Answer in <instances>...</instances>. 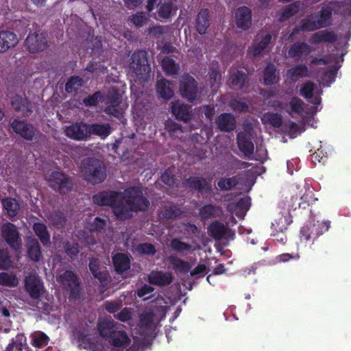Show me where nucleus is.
<instances>
[{
	"label": "nucleus",
	"instance_id": "obj_1",
	"mask_svg": "<svg viewBox=\"0 0 351 351\" xmlns=\"http://www.w3.org/2000/svg\"><path fill=\"white\" fill-rule=\"evenodd\" d=\"M149 206V202L143 195L139 186H130L125 189L121 195V204L116 212L121 221L130 219L133 217V212L145 211Z\"/></svg>",
	"mask_w": 351,
	"mask_h": 351
},
{
	"label": "nucleus",
	"instance_id": "obj_2",
	"mask_svg": "<svg viewBox=\"0 0 351 351\" xmlns=\"http://www.w3.org/2000/svg\"><path fill=\"white\" fill-rule=\"evenodd\" d=\"M81 173L88 183L95 185L106 178V167L104 162L95 158H86L82 161Z\"/></svg>",
	"mask_w": 351,
	"mask_h": 351
},
{
	"label": "nucleus",
	"instance_id": "obj_3",
	"mask_svg": "<svg viewBox=\"0 0 351 351\" xmlns=\"http://www.w3.org/2000/svg\"><path fill=\"white\" fill-rule=\"evenodd\" d=\"M330 228V221L309 222L304 224L300 229V238L302 242L311 241L314 244L317 239Z\"/></svg>",
	"mask_w": 351,
	"mask_h": 351
},
{
	"label": "nucleus",
	"instance_id": "obj_4",
	"mask_svg": "<svg viewBox=\"0 0 351 351\" xmlns=\"http://www.w3.org/2000/svg\"><path fill=\"white\" fill-rule=\"evenodd\" d=\"M180 93L183 98L194 104L201 99L202 88L192 76L184 74L180 80Z\"/></svg>",
	"mask_w": 351,
	"mask_h": 351
},
{
	"label": "nucleus",
	"instance_id": "obj_5",
	"mask_svg": "<svg viewBox=\"0 0 351 351\" xmlns=\"http://www.w3.org/2000/svg\"><path fill=\"white\" fill-rule=\"evenodd\" d=\"M121 195V192L111 190L102 191L93 196V202L94 204L100 206H110L116 219L120 220V217L118 216L116 209L117 207H120Z\"/></svg>",
	"mask_w": 351,
	"mask_h": 351
},
{
	"label": "nucleus",
	"instance_id": "obj_6",
	"mask_svg": "<svg viewBox=\"0 0 351 351\" xmlns=\"http://www.w3.org/2000/svg\"><path fill=\"white\" fill-rule=\"evenodd\" d=\"M129 70L136 77L143 78L147 75L151 68L148 63L147 52L144 50L134 51L131 56Z\"/></svg>",
	"mask_w": 351,
	"mask_h": 351
},
{
	"label": "nucleus",
	"instance_id": "obj_7",
	"mask_svg": "<svg viewBox=\"0 0 351 351\" xmlns=\"http://www.w3.org/2000/svg\"><path fill=\"white\" fill-rule=\"evenodd\" d=\"M122 95L119 90L112 88L109 90L105 97V104L104 112L112 115L117 119H121L124 113V110L121 107Z\"/></svg>",
	"mask_w": 351,
	"mask_h": 351
},
{
	"label": "nucleus",
	"instance_id": "obj_8",
	"mask_svg": "<svg viewBox=\"0 0 351 351\" xmlns=\"http://www.w3.org/2000/svg\"><path fill=\"white\" fill-rule=\"evenodd\" d=\"M49 186L60 194L66 195L73 189L71 178L66 174L60 171H53L48 180Z\"/></svg>",
	"mask_w": 351,
	"mask_h": 351
},
{
	"label": "nucleus",
	"instance_id": "obj_9",
	"mask_svg": "<svg viewBox=\"0 0 351 351\" xmlns=\"http://www.w3.org/2000/svg\"><path fill=\"white\" fill-rule=\"evenodd\" d=\"M27 49L32 53L43 51L48 47V34L40 30L29 34L25 41Z\"/></svg>",
	"mask_w": 351,
	"mask_h": 351
},
{
	"label": "nucleus",
	"instance_id": "obj_10",
	"mask_svg": "<svg viewBox=\"0 0 351 351\" xmlns=\"http://www.w3.org/2000/svg\"><path fill=\"white\" fill-rule=\"evenodd\" d=\"M1 235L10 248L15 251L21 248L20 234L14 223L10 222L4 223L1 226Z\"/></svg>",
	"mask_w": 351,
	"mask_h": 351
},
{
	"label": "nucleus",
	"instance_id": "obj_11",
	"mask_svg": "<svg viewBox=\"0 0 351 351\" xmlns=\"http://www.w3.org/2000/svg\"><path fill=\"white\" fill-rule=\"evenodd\" d=\"M24 288L29 296L40 300L45 292L43 282L36 275H29L25 278Z\"/></svg>",
	"mask_w": 351,
	"mask_h": 351
},
{
	"label": "nucleus",
	"instance_id": "obj_12",
	"mask_svg": "<svg viewBox=\"0 0 351 351\" xmlns=\"http://www.w3.org/2000/svg\"><path fill=\"white\" fill-rule=\"evenodd\" d=\"M66 135L75 141H87L90 138L89 124L83 121L77 122L68 126Z\"/></svg>",
	"mask_w": 351,
	"mask_h": 351
},
{
	"label": "nucleus",
	"instance_id": "obj_13",
	"mask_svg": "<svg viewBox=\"0 0 351 351\" xmlns=\"http://www.w3.org/2000/svg\"><path fill=\"white\" fill-rule=\"evenodd\" d=\"M62 283L66 285V289L70 291L69 297L76 299L80 295V280L75 273L66 270L60 276Z\"/></svg>",
	"mask_w": 351,
	"mask_h": 351
},
{
	"label": "nucleus",
	"instance_id": "obj_14",
	"mask_svg": "<svg viewBox=\"0 0 351 351\" xmlns=\"http://www.w3.org/2000/svg\"><path fill=\"white\" fill-rule=\"evenodd\" d=\"M88 268L93 277L99 281L101 287H105L110 282L109 271L106 267L101 269L98 258H92L89 261Z\"/></svg>",
	"mask_w": 351,
	"mask_h": 351
},
{
	"label": "nucleus",
	"instance_id": "obj_15",
	"mask_svg": "<svg viewBox=\"0 0 351 351\" xmlns=\"http://www.w3.org/2000/svg\"><path fill=\"white\" fill-rule=\"evenodd\" d=\"M11 128L16 134H19L27 141H32L36 134V129L33 125L21 121L19 118L13 120L11 123Z\"/></svg>",
	"mask_w": 351,
	"mask_h": 351
},
{
	"label": "nucleus",
	"instance_id": "obj_16",
	"mask_svg": "<svg viewBox=\"0 0 351 351\" xmlns=\"http://www.w3.org/2000/svg\"><path fill=\"white\" fill-rule=\"evenodd\" d=\"M170 108L171 114L177 120L182 121L184 123H187L191 120V106L178 100L171 102Z\"/></svg>",
	"mask_w": 351,
	"mask_h": 351
},
{
	"label": "nucleus",
	"instance_id": "obj_17",
	"mask_svg": "<svg viewBox=\"0 0 351 351\" xmlns=\"http://www.w3.org/2000/svg\"><path fill=\"white\" fill-rule=\"evenodd\" d=\"M11 105L14 111L20 113L23 117H29L33 112V106L26 98L16 95L11 99Z\"/></svg>",
	"mask_w": 351,
	"mask_h": 351
},
{
	"label": "nucleus",
	"instance_id": "obj_18",
	"mask_svg": "<svg viewBox=\"0 0 351 351\" xmlns=\"http://www.w3.org/2000/svg\"><path fill=\"white\" fill-rule=\"evenodd\" d=\"M187 186L200 193H208L212 190L211 184L206 178L199 176H191L186 180Z\"/></svg>",
	"mask_w": 351,
	"mask_h": 351
},
{
	"label": "nucleus",
	"instance_id": "obj_19",
	"mask_svg": "<svg viewBox=\"0 0 351 351\" xmlns=\"http://www.w3.org/2000/svg\"><path fill=\"white\" fill-rule=\"evenodd\" d=\"M19 43V39L15 33L9 30L0 31V53L7 52L14 48Z\"/></svg>",
	"mask_w": 351,
	"mask_h": 351
},
{
	"label": "nucleus",
	"instance_id": "obj_20",
	"mask_svg": "<svg viewBox=\"0 0 351 351\" xmlns=\"http://www.w3.org/2000/svg\"><path fill=\"white\" fill-rule=\"evenodd\" d=\"M97 327L99 335L107 341L119 326L114 320L103 318L97 322Z\"/></svg>",
	"mask_w": 351,
	"mask_h": 351
},
{
	"label": "nucleus",
	"instance_id": "obj_21",
	"mask_svg": "<svg viewBox=\"0 0 351 351\" xmlns=\"http://www.w3.org/2000/svg\"><path fill=\"white\" fill-rule=\"evenodd\" d=\"M107 341L113 347L123 348L128 347L131 343V339L127 332L119 327Z\"/></svg>",
	"mask_w": 351,
	"mask_h": 351
},
{
	"label": "nucleus",
	"instance_id": "obj_22",
	"mask_svg": "<svg viewBox=\"0 0 351 351\" xmlns=\"http://www.w3.org/2000/svg\"><path fill=\"white\" fill-rule=\"evenodd\" d=\"M112 263L114 267V271L118 274H122L123 272L128 271L130 268L131 261L130 256L125 254L118 252L113 255Z\"/></svg>",
	"mask_w": 351,
	"mask_h": 351
},
{
	"label": "nucleus",
	"instance_id": "obj_23",
	"mask_svg": "<svg viewBox=\"0 0 351 351\" xmlns=\"http://www.w3.org/2000/svg\"><path fill=\"white\" fill-rule=\"evenodd\" d=\"M172 280V274L169 272L152 271L148 276V282L150 284L160 287L167 286Z\"/></svg>",
	"mask_w": 351,
	"mask_h": 351
},
{
	"label": "nucleus",
	"instance_id": "obj_24",
	"mask_svg": "<svg viewBox=\"0 0 351 351\" xmlns=\"http://www.w3.org/2000/svg\"><path fill=\"white\" fill-rule=\"evenodd\" d=\"M217 128L222 132H231L236 128V120L230 113H222L216 119Z\"/></svg>",
	"mask_w": 351,
	"mask_h": 351
},
{
	"label": "nucleus",
	"instance_id": "obj_25",
	"mask_svg": "<svg viewBox=\"0 0 351 351\" xmlns=\"http://www.w3.org/2000/svg\"><path fill=\"white\" fill-rule=\"evenodd\" d=\"M83 47L87 53L92 55L99 53L101 48V37L98 36L95 37L89 31L87 38L83 43Z\"/></svg>",
	"mask_w": 351,
	"mask_h": 351
},
{
	"label": "nucleus",
	"instance_id": "obj_26",
	"mask_svg": "<svg viewBox=\"0 0 351 351\" xmlns=\"http://www.w3.org/2000/svg\"><path fill=\"white\" fill-rule=\"evenodd\" d=\"M337 40V35L334 32L328 30H321L314 33L311 38L310 43L314 45H318L322 43H333Z\"/></svg>",
	"mask_w": 351,
	"mask_h": 351
},
{
	"label": "nucleus",
	"instance_id": "obj_27",
	"mask_svg": "<svg viewBox=\"0 0 351 351\" xmlns=\"http://www.w3.org/2000/svg\"><path fill=\"white\" fill-rule=\"evenodd\" d=\"M263 83L266 86L274 85L280 81L276 66L271 62L268 63L263 71Z\"/></svg>",
	"mask_w": 351,
	"mask_h": 351
},
{
	"label": "nucleus",
	"instance_id": "obj_28",
	"mask_svg": "<svg viewBox=\"0 0 351 351\" xmlns=\"http://www.w3.org/2000/svg\"><path fill=\"white\" fill-rule=\"evenodd\" d=\"M250 204L247 198L242 197L235 203L228 204L226 209L229 213H235L237 216L241 217L248 210Z\"/></svg>",
	"mask_w": 351,
	"mask_h": 351
},
{
	"label": "nucleus",
	"instance_id": "obj_29",
	"mask_svg": "<svg viewBox=\"0 0 351 351\" xmlns=\"http://www.w3.org/2000/svg\"><path fill=\"white\" fill-rule=\"evenodd\" d=\"M90 137L91 135L99 136L105 139L112 133V128L109 123L89 124Z\"/></svg>",
	"mask_w": 351,
	"mask_h": 351
},
{
	"label": "nucleus",
	"instance_id": "obj_30",
	"mask_svg": "<svg viewBox=\"0 0 351 351\" xmlns=\"http://www.w3.org/2000/svg\"><path fill=\"white\" fill-rule=\"evenodd\" d=\"M239 149L245 156H249L254 153V146L251 138L244 133H239L237 136Z\"/></svg>",
	"mask_w": 351,
	"mask_h": 351
},
{
	"label": "nucleus",
	"instance_id": "obj_31",
	"mask_svg": "<svg viewBox=\"0 0 351 351\" xmlns=\"http://www.w3.org/2000/svg\"><path fill=\"white\" fill-rule=\"evenodd\" d=\"M32 229L44 246H47L50 243V234L47 226L44 223H34Z\"/></svg>",
	"mask_w": 351,
	"mask_h": 351
},
{
	"label": "nucleus",
	"instance_id": "obj_32",
	"mask_svg": "<svg viewBox=\"0 0 351 351\" xmlns=\"http://www.w3.org/2000/svg\"><path fill=\"white\" fill-rule=\"evenodd\" d=\"M295 199L298 202H293L291 207L293 210L306 209L311 204L317 200V198L313 197V194L311 191L305 192L298 199V197H293L292 200Z\"/></svg>",
	"mask_w": 351,
	"mask_h": 351
},
{
	"label": "nucleus",
	"instance_id": "obj_33",
	"mask_svg": "<svg viewBox=\"0 0 351 351\" xmlns=\"http://www.w3.org/2000/svg\"><path fill=\"white\" fill-rule=\"evenodd\" d=\"M311 52V48L308 44L304 42H296L293 43L288 51V54L291 58H300L303 55H308Z\"/></svg>",
	"mask_w": 351,
	"mask_h": 351
},
{
	"label": "nucleus",
	"instance_id": "obj_34",
	"mask_svg": "<svg viewBox=\"0 0 351 351\" xmlns=\"http://www.w3.org/2000/svg\"><path fill=\"white\" fill-rule=\"evenodd\" d=\"M27 254L29 258L34 262H38L41 258V247L36 239H32L27 242Z\"/></svg>",
	"mask_w": 351,
	"mask_h": 351
},
{
	"label": "nucleus",
	"instance_id": "obj_35",
	"mask_svg": "<svg viewBox=\"0 0 351 351\" xmlns=\"http://www.w3.org/2000/svg\"><path fill=\"white\" fill-rule=\"evenodd\" d=\"M1 204L8 217L13 218L18 215L20 205L16 199L12 197L3 198L1 199Z\"/></svg>",
	"mask_w": 351,
	"mask_h": 351
},
{
	"label": "nucleus",
	"instance_id": "obj_36",
	"mask_svg": "<svg viewBox=\"0 0 351 351\" xmlns=\"http://www.w3.org/2000/svg\"><path fill=\"white\" fill-rule=\"evenodd\" d=\"M208 231L213 238L216 240H221L226 237L229 229L223 223L215 221L210 223Z\"/></svg>",
	"mask_w": 351,
	"mask_h": 351
},
{
	"label": "nucleus",
	"instance_id": "obj_37",
	"mask_svg": "<svg viewBox=\"0 0 351 351\" xmlns=\"http://www.w3.org/2000/svg\"><path fill=\"white\" fill-rule=\"evenodd\" d=\"M222 213L220 206L209 204L203 206L199 209V216L202 219L207 220L212 218H216Z\"/></svg>",
	"mask_w": 351,
	"mask_h": 351
},
{
	"label": "nucleus",
	"instance_id": "obj_38",
	"mask_svg": "<svg viewBox=\"0 0 351 351\" xmlns=\"http://www.w3.org/2000/svg\"><path fill=\"white\" fill-rule=\"evenodd\" d=\"M170 85L172 83L165 79L158 81L156 91L160 97L168 100L173 96L174 92Z\"/></svg>",
	"mask_w": 351,
	"mask_h": 351
},
{
	"label": "nucleus",
	"instance_id": "obj_39",
	"mask_svg": "<svg viewBox=\"0 0 351 351\" xmlns=\"http://www.w3.org/2000/svg\"><path fill=\"white\" fill-rule=\"evenodd\" d=\"M184 211L178 204H171L164 208L162 215L166 219H176L182 217Z\"/></svg>",
	"mask_w": 351,
	"mask_h": 351
},
{
	"label": "nucleus",
	"instance_id": "obj_40",
	"mask_svg": "<svg viewBox=\"0 0 351 351\" xmlns=\"http://www.w3.org/2000/svg\"><path fill=\"white\" fill-rule=\"evenodd\" d=\"M25 341V339L23 335H16L14 339L11 340L5 351H30Z\"/></svg>",
	"mask_w": 351,
	"mask_h": 351
},
{
	"label": "nucleus",
	"instance_id": "obj_41",
	"mask_svg": "<svg viewBox=\"0 0 351 351\" xmlns=\"http://www.w3.org/2000/svg\"><path fill=\"white\" fill-rule=\"evenodd\" d=\"M231 84L234 87L238 88L241 90H243L248 83L247 75L241 71L234 73L230 77Z\"/></svg>",
	"mask_w": 351,
	"mask_h": 351
},
{
	"label": "nucleus",
	"instance_id": "obj_42",
	"mask_svg": "<svg viewBox=\"0 0 351 351\" xmlns=\"http://www.w3.org/2000/svg\"><path fill=\"white\" fill-rule=\"evenodd\" d=\"M261 120L265 123H268L274 128H279L282 124V118L280 114L267 112L263 115Z\"/></svg>",
	"mask_w": 351,
	"mask_h": 351
},
{
	"label": "nucleus",
	"instance_id": "obj_43",
	"mask_svg": "<svg viewBox=\"0 0 351 351\" xmlns=\"http://www.w3.org/2000/svg\"><path fill=\"white\" fill-rule=\"evenodd\" d=\"M176 10V0H170L160 5L158 15L163 19H169Z\"/></svg>",
	"mask_w": 351,
	"mask_h": 351
},
{
	"label": "nucleus",
	"instance_id": "obj_44",
	"mask_svg": "<svg viewBox=\"0 0 351 351\" xmlns=\"http://www.w3.org/2000/svg\"><path fill=\"white\" fill-rule=\"evenodd\" d=\"M308 69L304 64H298L287 70V75L291 79L296 80L308 76Z\"/></svg>",
	"mask_w": 351,
	"mask_h": 351
},
{
	"label": "nucleus",
	"instance_id": "obj_45",
	"mask_svg": "<svg viewBox=\"0 0 351 351\" xmlns=\"http://www.w3.org/2000/svg\"><path fill=\"white\" fill-rule=\"evenodd\" d=\"M161 65L164 71L168 75L177 74L180 70V66L176 63L171 57H165Z\"/></svg>",
	"mask_w": 351,
	"mask_h": 351
},
{
	"label": "nucleus",
	"instance_id": "obj_46",
	"mask_svg": "<svg viewBox=\"0 0 351 351\" xmlns=\"http://www.w3.org/2000/svg\"><path fill=\"white\" fill-rule=\"evenodd\" d=\"M32 345L37 348H41L47 346L49 338V337L41 331L34 332L31 335Z\"/></svg>",
	"mask_w": 351,
	"mask_h": 351
},
{
	"label": "nucleus",
	"instance_id": "obj_47",
	"mask_svg": "<svg viewBox=\"0 0 351 351\" xmlns=\"http://www.w3.org/2000/svg\"><path fill=\"white\" fill-rule=\"evenodd\" d=\"M170 263L173 265V268L178 270L180 272L186 273L191 269L189 263L176 256H170L169 257Z\"/></svg>",
	"mask_w": 351,
	"mask_h": 351
},
{
	"label": "nucleus",
	"instance_id": "obj_48",
	"mask_svg": "<svg viewBox=\"0 0 351 351\" xmlns=\"http://www.w3.org/2000/svg\"><path fill=\"white\" fill-rule=\"evenodd\" d=\"M234 17L237 22H250L252 20V12L249 8L241 6L235 10Z\"/></svg>",
	"mask_w": 351,
	"mask_h": 351
},
{
	"label": "nucleus",
	"instance_id": "obj_49",
	"mask_svg": "<svg viewBox=\"0 0 351 351\" xmlns=\"http://www.w3.org/2000/svg\"><path fill=\"white\" fill-rule=\"evenodd\" d=\"M238 178L237 176L231 178H221L217 182L218 188L221 191H228L238 184Z\"/></svg>",
	"mask_w": 351,
	"mask_h": 351
},
{
	"label": "nucleus",
	"instance_id": "obj_50",
	"mask_svg": "<svg viewBox=\"0 0 351 351\" xmlns=\"http://www.w3.org/2000/svg\"><path fill=\"white\" fill-rule=\"evenodd\" d=\"M19 281L16 276L7 272L0 273V285L9 287H15Z\"/></svg>",
	"mask_w": 351,
	"mask_h": 351
},
{
	"label": "nucleus",
	"instance_id": "obj_51",
	"mask_svg": "<svg viewBox=\"0 0 351 351\" xmlns=\"http://www.w3.org/2000/svg\"><path fill=\"white\" fill-rule=\"evenodd\" d=\"M289 107L291 110H286L292 117L293 115L291 112L300 115L304 111V102L302 100L297 97H293L289 101Z\"/></svg>",
	"mask_w": 351,
	"mask_h": 351
},
{
	"label": "nucleus",
	"instance_id": "obj_52",
	"mask_svg": "<svg viewBox=\"0 0 351 351\" xmlns=\"http://www.w3.org/2000/svg\"><path fill=\"white\" fill-rule=\"evenodd\" d=\"M272 35L271 33L266 34L262 39L257 43L253 50V54L254 56H260L263 51L267 48L269 44L271 43Z\"/></svg>",
	"mask_w": 351,
	"mask_h": 351
},
{
	"label": "nucleus",
	"instance_id": "obj_53",
	"mask_svg": "<svg viewBox=\"0 0 351 351\" xmlns=\"http://www.w3.org/2000/svg\"><path fill=\"white\" fill-rule=\"evenodd\" d=\"M13 267V261L9 252L5 249H0V269L8 270Z\"/></svg>",
	"mask_w": 351,
	"mask_h": 351
},
{
	"label": "nucleus",
	"instance_id": "obj_54",
	"mask_svg": "<svg viewBox=\"0 0 351 351\" xmlns=\"http://www.w3.org/2000/svg\"><path fill=\"white\" fill-rule=\"evenodd\" d=\"M302 3L297 1L285 8L281 12L280 20L286 21L298 12Z\"/></svg>",
	"mask_w": 351,
	"mask_h": 351
},
{
	"label": "nucleus",
	"instance_id": "obj_55",
	"mask_svg": "<svg viewBox=\"0 0 351 351\" xmlns=\"http://www.w3.org/2000/svg\"><path fill=\"white\" fill-rule=\"evenodd\" d=\"M83 79L78 76H71L65 84V91L67 93L75 92L82 86Z\"/></svg>",
	"mask_w": 351,
	"mask_h": 351
},
{
	"label": "nucleus",
	"instance_id": "obj_56",
	"mask_svg": "<svg viewBox=\"0 0 351 351\" xmlns=\"http://www.w3.org/2000/svg\"><path fill=\"white\" fill-rule=\"evenodd\" d=\"M171 248L176 252L182 253L190 251L192 248L191 244L182 241L180 239H172L170 242Z\"/></svg>",
	"mask_w": 351,
	"mask_h": 351
},
{
	"label": "nucleus",
	"instance_id": "obj_57",
	"mask_svg": "<svg viewBox=\"0 0 351 351\" xmlns=\"http://www.w3.org/2000/svg\"><path fill=\"white\" fill-rule=\"evenodd\" d=\"M330 24L331 23H302V26L300 27V29L295 28L293 30V32L291 33V34L289 36V38L292 40L294 39L295 34H298L299 30H302V31L309 30V29L313 30L314 28H311V27H314L315 29H317V28H322L324 27H328Z\"/></svg>",
	"mask_w": 351,
	"mask_h": 351
},
{
	"label": "nucleus",
	"instance_id": "obj_58",
	"mask_svg": "<svg viewBox=\"0 0 351 351\" xmlns=\"http://www.w3.org/2000/svg\"><path fill=\"white\" fill-rule=\"evenodd\" d=\"M65 253L71 258L75 259L80 252V245L77 243H71L66 241L64 243Z\"/></svg>",
	"mask_w": 351,
	"mask_h": 351
},
{
	"label": "nucleus",
	"instance_id": "obj_59",
	"mask_svg": "<svg viewBox=\"0 0 351 351\" xmlns=\"http://www.w3.org/2000/svg\"><path fill=\"white\" fill-rule=\"evenodd\" d=\"M315 85L312 82H306L302 86L300 93L304 98L308 99L312 98Z\"/></svg>",
	"mask_w": 351,
	"mask_h": 351
},
{
	"label": "nucleus",
	"instance_id": "obj_60",
	"mask_svg": "<svg viewBox=\"0 0 351 351\" xmlns=\"http://www.w3.org/2000/svg\"><path fill=\"white\" fill-rule=\"evenodd\" d=\"M136 250L142 255L153 256L156 253L155 246L148 243H139L137 245Z\"/></svg>",
	"mask_w": 351,
	"mask_h": 351
},
{
	"label": "nucleus",
	"instance_id": "obj_61",
	"mask_svg": "<svg viewBox=\"0 0 351 351\" xmlns=\"http://www.w3.org/2000/svg\"><path fill=\"white\" fill-rule=\"evenodd\" d=\"M103 97L99 91H97L93 95H89L83 99V104L86 106H95L99 104V100Z\"/></svg>",
	"mask_w": 351,
	"mask_h": 351
},
{
	"label": "nucleus",
	"instance_id": "obj_62",
	"mask_svg": "<svg viewBox=\"0 0 351 351\" xmlns=\"http://www.w3.org/2000/svg\"><path fill=\"white\" fill-rule=\"evenodd\" d=\"M230 105L234 111L239 112H247L249 108V106L246 102L239 99H232Z\"/></svg>",
	"mask_w": 351,
	"mask_h": 351
},
{
	"label": "nucleus",
	"instance_id": "obj_63",
	"mask_svg": "<svg viewBox=\"0 0 351 351\" xmlns=\"http://www.w3.org/2000/svg\"><path fill=\"white\" fill-rule=\"evenodd\" d=\"M199 112L204 114L208 121H211L215 113V108L213 105H203L199 107Z\"/></svg>",
	"mask_w": 351,
	"mask_h": 351
},
{
	"label": "nucleus",
	"instance_id": "obj_64",
	"mask_svg": "<svg viewBox=\"0 0 351 351\" xmlns=\"http://www.w3.org/2000/svg\"><path fill=\"white\" fill-rule=\"evenodd\" d=\"M103 306L109 313H114L121 308V304L116 301H106Z\"/></svg>",
	"mask_w": 351,
	"mask_h": 351
}]
</instances>
